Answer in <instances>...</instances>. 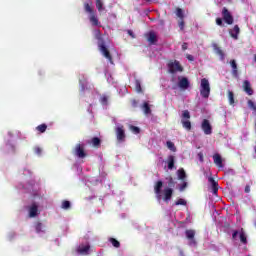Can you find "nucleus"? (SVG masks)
<instances>
[{"label": "nucleus", "instance_id": "1", "mask_svg": "<svg viewBox=\"0 0 256 256\" xmlns=\"http://www.w3.org/2000/svg\"><path fill=\"white\" fill-rule=\"evenodd\" d=\"M161 189H163V181L158 180L154 185V193L156 195L157 201H161L163 199L165 203L170 202L173 197V188H164V196L161 194Z\"/></svg>", "mask_w": 256, "mask_h": 256}, {"label": "nucleus", "instance_id": "2", "mask_svg": "<svg viewBox=\"0 0 256 256\" xmlns=\"http://www.w3.org/2000/svg\"><path fill=\"white\" fill-rule=\"evenodd\" d=\"M96 39L99 41L98 42V48L99 51L102 53L103 57L113 65V56H111V52H109V49H107V46H105V40H103V36H101V32L98 31L96 34Z\"/></svg>", "mask_w": 256, "mask_h": 256}, {"label": "nucleus", "instance_id": "3", "mask_svg": "<svg viewBox=\"0 0 256 256\" xmlns=\"http://www.w3.org/2000/svg\"><path fill=\"white\" fill-rule=\"evenodd\" d=\"M92 3H84V11L89 13V21L93 27H99L101 23L99 22V18H97V14H95V10L91 7Z\"/></svg>", "mask_w": 256, "mask_h": 256}, {"label": "nucleus", "instance_id": "4", "mask_svg": "<svg viewBox=\"0 0 256 256\" xmlns=\"http://www.w3.org/2000/svg\"><path fill=\"white\" fill-rule=\"evenodd\" d=\"M167 69L170 75H175L176 73H183V71H185V68H183V65H181V62H179L178 60H169L167 63Z\"/></svg>", "mask_w": 256, "mask_h": 256}, {"label": "nucleus", "instance_id": "5", "mask_svg": "<svg viewBox=\"0 0 256 256\" xmlns=\"http://www.w3.org/2000/svg\"><path fill=\"white\" fill-rule=\"evenodd\" d=\"M200 95H201V97H203V99H209V95H211V86H210L209 80L207 78L201 79Z\"/></svg>", "mask_w": 256, "mask_h": 256}, {"label": "nucleus", "instance_id": "6", "mask_svg": "<svg viewBox=\"0 0 256 256\" xmlns=\"http://www.w3.org/2000/svg\"><path fill=\"white\" fill-rule=\"evenodd\" d=\"M189 119H191V113L189 112V110L182 111L181 123L186 131H191V120Z\"/></svg>", "mask_w": 256, "mask_h": 256}, {"label": "nucleus", "instance_id": "7", "mask_svg": "<svg viewBox=\"0 0 256 256\" xmlns=\"http://www.w3.org/2000/svg\"><path fill=\"white\" fill-rule=\"evenodd\" d=\"M73 155L78 157V159H85L87 157V152H85V144L78 143L72 150Z\"/></svg>", "mask_w": 256, "mask_h": 256}, {"label": "nucleus", "instance_id": "8", "mask_svg": "<svg viewBox=\"0 0 256 256\" xmlns=\"http://www.w3.org/2000/svg\"><path fill=\"white\" fill-rule=\"evenodd\" d=\"M201 129L204 132V135H211V133H213V126H211V122H209L208 119L202 121Z\"/></svg>", "mask_w": 256, "mask_h": 256}, {"label": "nucleus", "instance_id": "9", "mask_svg": "<svg viewBox=\"0 0 256 256\" xmlns=\"http://www.w3.org/2000/svg\"><path fill=\"white\" fill-rule=\"evenodd\" d=\"M222 17L227 25H233V15H231V12H229V9H227L226 7L222 9Z\"/></svg>", "mask_w": 256, "mask_h": 256}, {"label": "nucleus", "instance_id": "10", "mask_svg": "<svg viewBox=\"0 0 256 256\" xmlns=\"http://www.w3.org/2000/svg\"><path fill=\"white\" fill-rule=\"evenodd\" d=\"M191 83L189 82V78L179 76L178 77V87L182 89L183 91L189 89Z\"/></svg>", "mask_w": 256, "mask_h": 256}, {"label": "nucleus", "instance_id": "11", "mask_svg": "<svg viewBox=\"0 0 256 256\" xmlns=\"http://www.w3.org/2000/svg\"><path fill=\"white\" fill-rule=\"evenodd\" d=\"M145 37L150 45H157V42L159 41V39L157 38V33H155V31H149L148 33H146Z\"/></svg>", "mask_w": 256, "mask_h": 256}, {"label": "nucleus", "instance_id": "12", "mask_svg": "<svg viewBox=\"0 0 256 256\" xmlns=\"http://www.w3.org/2000/svg\"><path fill=\"white\" fill-rule=\"evenodd\" d=\"M213 161L216 167H218L219 169H223L225 167V165L223 164V158L221 157V154L219 153L214 154Z\"/></svg>", "mask_w": 256, "mask_h": 256}, {"label": "nucleus", "instance_id": "13", "mask_svg": "<svg viewBox=\"0 0 256 256\" xmlns=\"http://www.w3.org/2000/svg\"><path fill=\"white\" fill-rule=\"evenodd\" d=\"M116 137L118 141H125V129L123 126H118L116 128Z\"/></svg>", "mask_w": 256, "mask_h": 256}, {"label": "nucleus", "instance_id": "14", "mask_svg": "<svg viewBox=\"0 0 256 256\" xmlns=\"http://www.w3.org/2000/svg\"><path fill=\"white\" fill-rule=\"evenodd\" d=\"M241 33V29L239 28V25H235L233 29L229 30L230 37L232 39H239V34Z\"/></svg>", "mask_w": 256, "mask_h": 256}, {"label": "nucleus", "instance_id": "15", "mask_svg": "<svg viewBox=\"0 0 256 256\" xmlns=\"http://www.w3.org/2000/svg\"><path fill=\"white\" fill-rule=\"evenodd\" d=\"M186 239L191 241L194 245L197 244V241H195V230L193 229H188L185 231Z\"/></svg>", "mask_w": 256, "mask_h": 256}, {"label": "nucleus", "instance_id": "16", "mask_svg": "<svg viewBox=\"0 0 256 256\" xmlns=\"http://www.w3.org/2000/svg\"><path fill=\"white\" fill-rule=\"evenodd\" d=\"M39 215V206H37L35 203H33L29 208V217H37Z\"/></svg>", "mask_w": 256, "mask_h": 256}, {"label": "nucleus", "instance_id": "17", "mask_svg": "<svg viewBox=\"0 0 256 256\" xmlns=\"http://www.w3.org/2000/svg\"><path fill=\"white\" fill-rule=\"evenodd\" d=\"M209 183L212 185V191L214 195H217L219 191V183L215 181V178L209 177L208 178Z\"/></svg>", "mask_w": 256, "mask_h": 256}, {"label": "nucleus", "instance_id": "18", "mask_svg": "<svg viewBox=\"0 0 256 256\" xmlns=\"http://www.w3.org/2000/svg\"><path fill=\"white\" fill-rule=\"evenodd\" d=\"M90 249H91V246L89 245H80L77 248V253H79L80 255H89Z\"/></svg>", "mask_w": 256, "mask_h": 256}, {"label": "nucleus", "instance_id": "19", "mask_svg": "<svg viewBox=\"0 0 256 256\" xmlns=\"http://www.w3.org/2000/svg\"><path fill=\"white\" fill-rule=\"evenodd\" d=\"M242 87L247 95H253V88L251 87V82H249V80H245Z\"/></svg>", "mask_w": 256, "mask_h": 256}, {"label": "nucleus", "instance_id": "20", "mask_svg": "<svg viewBox=\"0 0 256 256\" xmlns=\"http://www.w3.org/2000/svg\"><path fill=\"white\" fill-rule=\"evenodd\" d=\"M230 66L232 67V75L233 77H238L239 76V68L237 67V61L230 60Z\"/></svg>", "mask_w": 256, "mask_h": 256}, {"label": "nucleus", "instance_id": "21", "mask_svg": "<svg viewBox=\"0 0 256 256\" xmlns=\"http://www.w3.org/2000/svg\"><path fill=\"white\" fill-rule=\"evenodd\" d=\"M34 229L36 233H45V225L40 221L34 223Z\"/></svg>", "mask_w": 256, "mask_h": 256}, {"label": "nucleus", "instance_id": "22", "mask_svg": "<svg viewBox=\"0 0 256 256\" xmlns=\"http://www.w3.org/2000/svg\"><path fill=\"white\" fill-rule=\"evenodd\" d=\"M141 109L145 115H151V105L147 101L143 102Z\"/></svg>", "mask_w": 256, "mask_h": 256}, {"label": "nucleus", "instance_id": "23", "mask_svg": "<svg viewBox=\"0 0 256 256\" xmlns=\"http://www.w3.org/2000/svg\"><path fill=\"white\" fill-rule=\"evenodd\" d=\"M88 143H91V145H93V147H95L96 149H99V147H101V139L99 137H93Z\"/></svg>", "mask_w": 256, "mask_h": 256}, {"label": "nucleus", "instance_id": "24", "mask_svg": "<svg viewBox=\"0 0 256 256\" xmlns=\"http://www.w3.org/2000/svg\"><path fill=\"white\" fill-rule=\"evenodd\" d=\"M177 175L180 181H185V179H187V173H185V169L183 168L178 169Z\"/></svg>", "mask_w": 256, "mask_h": 256}, {"label": "nucleus", "instance_id": "25", "mask_svg": "<svg viewBox=\"0 0 256 256\" xmlns=\"http://www.w3.org/2000/svg\"><path fill=\"white\" fill-rule=\"evenodd\" d=\"M240 241L243 245H247V234H245V230L243 228L239 232Z\"/></svg>", "mask_w": 256, "mask_h": 256}, {"label": "nucleus", "instance_id": "26", "mask_svg": "<svg viewBox=\"0 0 256 256\" xmlns=\"http://www.w3.org/2000/svg\"><path fill=\"white\" fill-rule=\"evenodd\" d=\"M175 167V156H168V169L173 170Z\"/></svg>", "mask_w": 256, "mask_h": 256}, {"label": "nucleus", "instance_id": "27", "mask_svg": "<svg viewBox=\"0 0 256 256\" xmlns=\"http://www.w3.org/2000/svg\"><path fill=\"white\" fill-rule=\"evenodd\" d=\"M228 101L230 105H235V94L231 90H228Z\"/></svg>", "mask_w": 256, "mask_h": 256}, {"label": "nucleus", "instance_id": "28", "mask_svg": "<svg viewBox=\"0 0 256 256\" xmlns=\"http://www.w3.org/2000/svg\"><path fill=\"white\" fill-rule=\"evenodd\" d=\"M109 242L115 247L116 249H119L121 247V243L115 239V238H109Z\"/></svg>", "mask_w": 256, "mask_h": 256}, {"label": "nucleus", "instance_id": "29", "mask_svg": "<svg viewBox=\"0 0 256 256\" xmlns=\"http://www.w3.org/2000/svg\"><path fill=\"white\" fill-rule=\"evenodd\" d=\"M214 49H215L217 55H219L220 59H222V61H223V59H225V53L223 52V50H221V48H219L217 46H214Z\"/></svg>", "mask_w": 256, "mask_h": 256}, {"label": "nucleus", "instance_id": "30", "mask_svg": "<svg viewBox=\"0 0 256 256\" xmlns=\"http://www.w3.org/2000/svg\"><path fill=\"white\" fill-rule=\"evenodd\" d=\"M39 133H45L47 131V124H40L36 127Z\"/></svg>", "mask_w": 256, "mask_h": 256}, {"label": "nucleus", "instance_id": "31", "mask_svg": "<svg viewBox=\"0 0 256 256\" xmlns=\"http://www.w3.org/2000/svg\"><path fill=\"white\" fill-rule=\"evenodd\" d=\"M176 16L179 19H185V14L183 13V9L181 8H176Z\"/></svg>", "mask_w": 256, "mask_h": 256}, {"label": "nucleus", "instance_id": "32", "mask_svg": "<svg viewBox=\"0 0 256 256\" xmlns=\"http://www.w3.org/2000/svg\"><path fill=\"white\" fill-rule=\"evenodd\" d=\"M62 209H65V210H67V209H71V202H69V200H64L63 202H62Z\"/></svg>", "mask_w": 256, "mask_h": 256}, {"label": "nucleus", "instance_id": "33", "mask_svg": "<svg viewBox=\"0 0 256 256\" xmlns=\"http://www.w3.org/2000/svg\"><path fill=\"white\" fill-rule=\"evenodd\" d=\"M166 145L168 147V149H170V151H177V148L175 147V144L171 141H167Z\"/></svg>", "mask_w": 256, "mask_h": 256}, {"label": "nucleus", "instance_id": "34", "mask_svg": "<svg viewBox=\"0 0 256 256\" xmlns=\"http://www.w3.org/2000/svg\"><path fill=\"white\" fill-rule=\"evenodd\" d=\"M100 103H101L102 105H108V103H109V97H107V96H105V95L101 96V98H100Z\"/></svg>", "mask_w": 256, "mask_h": 256}, {"label": "nucleus", "instance_id": "35", "mask_svg": "<svg viewBox=\"0 0 256 256\" xmlns=\"http://www.w3.org/2000/svg\"><path fill=\"white\" fill-rule=\"evenodd\" d=\"M96 8L99 12L103 11V2L101 0H96Z\"/></svg>", "mask_w": 256, "mask_h": 256}, {"label": "nucleus", "instance_id": "36", "mask_svg": "<svg viewBox=\"0 0 256 256\" xmlns=\"http://www.w3.org/2000/svg\"><path fill=\"white\" fill-rule=\"evenodd\" d=\"M130 130L135 133L136 135L141 133V129L137 126H130Z\"/></svg>", "mask_w": 256, "mask_h": 256}, {"label": "nucleus", "instance_id": "37", "mask_svg": "<svg viewBox=\"0 0 256 256\" xmlns=\"http://www.w3.org/2000/svg\"><path fill=\"white\" fill-rule=\"evenodd\" d=\"M178 27L180 28V31H183V29H185V20L180 19L178 22Z\"/></svg>", "mask_w": 256, "mask_h": 256}, {"label": "nucleus", "instance_id": "38", "mask_svg": "<svg viewBox=\"0 0 256 256\" xmlns=\"http://www.w3.org/2000/svg\"><path fill=\"white\" fill-rule=\"evenodd\" d=\"M175 205H187V201H185L183 198H180L175 202Z\"/></svg>", "mask_w": 256, "mask_h": 256}, {"label": "nucleus", "instance_id": "39", "mask_svg": "<svg viewBox=\"0 0 256 256\" xmlns=\"http://www.w3.org/2000/svg\"><path fill=\"white\" fill-rule=\"evenodd\" d=\"M168 186L175 187V180L173 179V177L168 178Z\"/></svg>", "mask_w": 256, "mask_h": 256}, {"label": "nucleus", "instance_id": "40", "mask_svg": "<svg viewBox=\"0 0 256 256\" xmlns=\"http://www.w3.org/2000/svg\"><path fill=\"white\" fill-rule=\"evenodd\" d=\"M34 153L36 155H41V153H43V149H41V147H35L34 148Z\"/></svg>", "mask_w": 256, "mask_h": 256}, {"label": "nucleus", "instance_id": "41", "mask_svg": "<svg viewBox=\"0 0 256 256\" xmlns=\"http://www.w3.org/2000/svg\"><path fill=\"white\" fill-rule=\"evenodd\" d=\"M187 182L186 181H184L181 185H180V187H179V191H184L185 189H187Z\"/></svg>", "mask_w": 256, "mask_h": 256}, {"label": "nucleus", "instance_id": "42", "mask_svg": "<svg viewBox=\"0 0 256 256\" xmlns=\"http://www.w3.org/2000/svg\"><path fill=\"white\" fill-rule=\"evenodd\" d=\"M216 25H218L219 27H223V19L216 18Z\"/></svg>", "mask_w": 256, "mask_h": 256}, {"label": "nucleus", "instance_id": "43", "mask_svg": "<svg viewBox=\"0 0 256 256\" xmlns=\"http://www.w3.org/2000/svg\"><path fill=\"white\" fill-rule=\"evenodd\" d=\"M239 235V231L237 230H234L233 233H232V239L233 241H235L237 239V236Z\"/></svg>", "mask_w": 256, "mask_h": 256}, {"label": "nucleus", "instance_id": "44", "mask_svg": "<svg viewBox=\"0 0 256 256\" xmlns=\"http://www.w3.org/2000/svg\"><path fill=\"white\" fill-rule=\"evenodd\" d=\"M244 193H251V186L250 185L245 186Z\"/></svg>", "mask_w": 256, "mask_h": 256}, {"label": "nucleus", "instance_id": "45", "mask_svg": "<svg viewBox=\"0 0 256 256\" xmlns=\"http://www.w3.org/2000/svg\"><path fill=\"white\" fill-rule=\"evenodd\" d=\"M127 33L130 37H132V39H135V33H133L132 30H127Z\"/></svg>", "mask_w": 256, "mask_h": 256}, {"label": "nucleus", "instance_id": "46", "mask_svg": "<svg viewBox=\"0 0 256 256\" xmlns=\"http://www.w3.org/2000/svg\"><path fill=\"white\" fill-rule=\"evenodd\" d=\"M136 89L141 92V83L139 82V80L136 81Z\"/></svg>", "mask_w": 256, "mask_h": 256}, {"label": "nucleus", "instance_id": "47", "mask_svg": "<svg viewBox=\"0 0 256 256\" xmlns=\"http://www.w3.org/2000/svg\"><path fill=\"white\" fill-rule=\"evenodd\" d=\"M186 58L188 59V61H195V58L193 57V55L187 54Z\"/></svg>", "mask_w": 256, "mask_h": 256}, {"label": "nucleus", "instance_id": "48", "mask_svg": "<svg viewBox=\"0 0 256 256\" xmlns=\"http://www.w3.org/2000/svg\"><path fill=\"white\" fill-rule=\"evenodd\" d=\"M131 105L132 107L136 108L137 105H139V102L137 100H132Z\"/></svg>", "mask_w": 256, "mask_h": 256}, {"label": "nucleus", "instance_id": "49", "mask_svg": "<svg viewBox=\"0 0 256 256\" xmlns=\"http://www.w3.org/2000/svg\"><path fill=\"white\" fill-rule=\"evenodd\" d=\"M187 47H188V46H187V43L184 42V43L182 44V50H183V51H187Z\"/></svg>", "mask_w": 256, "mask_h": 256}, {"label": "nucleus", "instance_id": "50", "mask_svg": "<svg viewBox=\"0 0 256 256\" xmlns=\"http://www.w3.org/2000/svg\"><path fill=\"white\" fill-rule=\"evenodd\" d=\"M81 92L84 93L85 92V85L81 86Z\"/></svg>", "mask_w": 256, "mask_h": 256}, {"label": "nucleus", "instance_id": "51", "mask_svg": "<svg viewBox=\"0 0 256 256\" xmlns=\"http://www.w3.org/2000/svg\"><path fill=\"white\" fill-rule=\"evenodd\" d=\"M200 156V161H203V155L199 154Z\"/></svg>", "mask_w": 256, "mask_h": 256}, {"label": "nucleus", "instance_id": "52", "mask_svg": "<svg viewBox=\"0 0 256 256\" xmlns=\"http://www.w3.org/2000/svg\"><path fill=\"white\" fill-rule=\"evenodd\" d=\"M254 61H255V63H256V54L254 55Z\"/></svg>", "mask_w": 256, "mask_h": 256}]
</instances>
